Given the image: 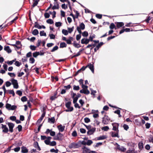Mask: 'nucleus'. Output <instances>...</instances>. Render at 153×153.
Returning a JSON list of instances; mask_svg holds the SVG:
<instances>
[{
    "label": "nucleus",
    "instance_id": "1",
    "mask_svg": "<svg viewBox=\"0 0 153 153\" xmlns=\"http://www.w3.org/2000/svg\"><path fill=\"white\" fill-rule=\"evenodd\" d=\"M114 145L116 146L117 149L119 150L122 152H125L126 150V148H125L123 146H120L117 143H115L114 144Z\"/></svg>",
    "mask_w": 153,
    "mask_h": 153
},
{
    "label": "nucleus",
    "instance_id": "2",
    "mask_svg": "<svg viewBox=\"0 0 153 153\" xmlns=\"http://www.w3.org/2000/svg\"><path fill=\"white\" fill-rule=\"evenodd\" d=\"M6 108L8 110H13L17 108L16 106L15 105H11V104L7 103L6 105Z\"/></svg>",
    "mask_w": 153,
    "mask_h": 153
},
{
    "label": "nucleus",
    "instance_id": "3",
    "mask_svg": "<svg viewBox=\"0 0 153 153\" xmlns=\"http://www.w3.org/2000/svg\"><path fill=\"white\" fill-rule=\"evenodd\" d=\"M85 25L83 23H82L80 24L79 27H77V30L79 34H81L82 33L81 30H83L85 29Z\"/></svg>",
    "mask_w": 153,
    "mask_h": 153
},
{
    "label": "nucleus",
    "instance_id": "4",
    "mask_svg": "<svg viewBox=\"0 0 153 153\" xmlns=\"http://www.w3.org/2000/svg\"><path fill=\"white\" fill-rule=\"evenodd\" d=\"M63 134L59 132L54 137V139L55 140H62L63 139Z\"/></svg>",
    "mask_w": 153,
    "mask_h": 153
},
{
    "label": "nucleus",
    "instance_id": "5",
    "mask_svg": "<svg viewBox=\"0 0 153 153\" xmlns=\"http://www.w3.org/2000/svg\"><path fill=\"white\" fill-rule=\"evenodd\" d=\"M110 119L107 116H105L102 118V122L104 124H107L109 122Z\"/></svg>",
    "mask_w": 153,
    "mask_h": 153
},
{
    "label": "nucleus",
    "instance_id": "6",
    "mask_svg": "<svg viewBox=\"0 0 153 153\" xmlns=\"http://www.w3.org/2000/svg\"><path fill=\"white\" fill-rule=\"evenodd\" d=\"M11 82L13 85L14 88L17 89L19 87V86L17 80L14 79H11Z\"/></svg>",
    "mask_w": 153,
    "mask_h": 153
},
{
    "label": "nucleus",
    "instance_id": "7",
    "mask_svg": "<svg viewBox=\"0 0 153 153\" xmlns=\"http://www.w3.org/2000/svg\"><path fill=\"white\" fill-rule=\"evenodd\" d=\"M7 124L9 128V131L11 132H12L13 131V128L14 127V124L11 123H8Z\"/></svg>",
    "mask_w": 153,
    "mask_h": 153
},
{
    "label": "nucleus",
    "instance_id": "8",
    "mask_svg": "<svg viewBox=\"0 0 153 153\" xmlns=\"http://www.w3.org/2000/svg\"><path fill=\"white\" fill-rule=\"evenodd\" d=\"M1 128L2 129V132L5 133H7L8 131L9 130L6 125L1 124Z\"/></svg>",
    "mask_w": 153,
    "mask_h": 153
},
{
    "label": "nucleus",
    "instance_id": "9",
    "mask_svg": "<svg viewBox=\"0 0 153 153\" xmlns=\"http://www.w3.org/2000/svg\"><path fill=\"white\" fill-rule=\"evenodd\" d=\"M112 125L113 126L112 129L114 131L119 132V130H118V128L119 125V124L116 123H112Z\"/></svg>",
    "mask_w": 153,
    "mask_h": 153
},
{
    "label": "nucleus",
    "instance_id": "10",
    "mask_svg": "<svg viewBox=\"0 0 153 153\" xmlns=\"http://www.w3.org/2000/svg\"><path fill=\"white\" fill-rule=\"evenodd\" d=\"M86 66L87 67H88L91 70L93 73H94V65L93 64L89 63L87 66Z\"/></svg>",
    "mask_w": 153,
    "mask_h": 153
},
{
    "label": "nucleus",
    "instance_id": "11",
    "mask_svg": "<svg viewBox=\"0 0 153 153\" xmlns=\"http://www.w3.org/2000/svg\"><path fill=\"white\" fill-rule=\"evenodd\" d=\"M57 128L60 132H63L65 129V126H62V125L58 126Z\"/></svg>",
    "mask_w": 153,
    "mask_h": 153
},
{
    "label": "nucleus",
    "instance_id": "12",
    "mask_svg": "<svg viewBox=\"0 0 153 153\" xmlns=\"http://www.w3.org/2000/svg\"><path fill=\"white\" fill-rule=\"evenodd\" d=\"M80 92L86 94H88L90 93V91L87 89H81L80 91Z\"/></svg>",
    "mask_w": 153,
    "mask_h": 153
},
{
    "label": "nucleus",
    "instance_id": "13",
    "mask_svg": "<svg viewBox=\"0 0 153 153\" xmlns=\"http://www.w3.org/2000/svg\"><path fill=\"white\" fill-rule=\"evenodd\" d=\"M89 42V40L85 38L82 39L81 40V43L82 44H88Z\"/></svg>",
    "mask_w": 153,
    "mask_h": 153
},
{
    "label": "nucleus",
    "instance_id": "14",
    "mask_svg": "<svg viewBox=\"0 0 153 153\" xmlns=\"http://www.w3.org/2000/svg\"><path fill=\"white\" fill-rule=\"evenodd\" d=\"M95 130V128H93L89 130L87 132V134L88 135H91L93 134Z\"/></svg>",
    "mask_w": 153,
    "mask_h": 153
},
{
    "label": "nucleus",
    "instance_id": "15",
    "mask_svg": "<svg viewBox=\"0 0 153 153\" xmlns=\"http://www.w3.org/2000/svg\"><path fill=\"white\" fill-rule=\"evenodd\" d=\"M54 6L52 7L53 10L58 9L59 8V4L57 2H54Z\"/></svg>",
    "mask_w": 153,
    "mask_h": 153
},
{
    "label": "nucleus",
    "instance_id": "16",
    "mask_svg": "<svg viewBox=\"0 0 153 153\" xmlns=\"http://www.w3.org/2000/svg\"><path fill=\"white\" fill-rule=\"evenodd\" d=\"M111 136L112 137H117L118 138L119 137V136L118 135V132L116 131V132H111Z\"/></svg>",
    "mask_w": 153,
    "mask_h": 153
},
{
    "label": "nucleus",
    "instance_id": "17",
    "mask_svg": "<svg viewBox=\"0 0 153 153\" xmlns=\"http://www.w3.org/2000/svg\"><path fill=\"white\" fill-rule=\"evenodd\" d=\"M77 145L75 143H73L70 144L68 147L70 148H75L77 146Z\"/></svg>",
    "mask_w": 153,
    "mask_h": 153
},
{
    "label": "nucleus",
    "instance_id": "18",
    "mask_svg": "<svg viewBox=\"0 0 153 153\" xmlns=\"http://www.w3.org/2000/svg\"><path fill=\"white\" fill-rule=\"evenodd\" d=\"M21 149H22L21 152L22 153H27L28 152V149L25 147L22 146L21 148Z\"/></svg>",
    "mask_w": 153,
    "mask_h": 153
},
{
    "label": "nucleus",
    "instance_id": "19",
    "mask_svg": "<svg viewBox=\"0 0 153 153\" xmlns=\"http://www.w3.org/2000/svg\"><path fill=\"white\" fill-rule=\"evenodd\" d=\"M4 50L8 53L11 52V51L9 46H5L4 48Z\"/></svg>",
    "mask_w": 153,
    "mask_h": 153
},
{
    "label": "nucleus",
    "instance_id": "20",
    "mask_svg": "<svg viewBox=\"0 0 153 153\" xmlns=\"http://www.w3.org/2000/svg\"><path fill=\"white\" fill-rule=\"evenodd\" d=\"M124 25V23L123 22H117L116 24L118 28L123 26Z\"/></svg>",
    "mask_w": 153,
    "mask_h": 153
},
{
    "label": "nucleus",
    "instance_id": "21",
    "mask_svg": "<svg viewBox=\"0 0 153 153\" xmlns=\"http://www.w3.org/2000/svg\"><path fill=\"white\" fill-rule=\"evenodd\" d=\"M73 38L72 37L70 36L69 39H67L66 42L68 44H71V41L73 40Z\"/></svg>",
    "mask_w": 153,
    "mask_h": 153
},
{
    "label": "nucleus",
    "instance_id": "22",
    "mask_svg": "<svg viewBox=\"0 0 153 153\" xmlns=\"http://www.w3.org/2000/svg\"><path fill=\"white\" fill-rule=\"evenodd\" d=\"M107 138V137L105 135H102L101 136H100L99 137H98L97 138V140H102L105 139Z\"/></svg>",
    "mask_w": 153,
    "mask_h": 153
},
{
    "label": "nucleus",
    "instance_id": "23",
    "mask_svg": "<svg viewBox=\"0 0 153 153\" xmlns=\"http://www.w3.org/2000/svg\"><path fill=\"white\" fill-rule=\"evenodd\" d=\"M55 121V119L54 117H52L51 118H49L48 121L51 123H54Z\"/></svg>",
    "mask_w": 153,
    "mask_h": 153
},
{
    "label": "nucleus",
    "instance_id": "24",
    "mask_svg": "<svg viewBox=\"0 0 153 153\" xmlns=\"http://www.w3.org/2000/svg\"><path fill=\"white\" fill-rule=\"evenodd\" d=\"M67 46V44L64 42H61L60 44V48H61L66 47Z\"/></svg>",
    "mask_w": 153,
    "mask_h": 153
},
{
    "label": "nucleus",
    "instance_id": "25",
    "mask_svg": "<svg viewBox=\"0 0 153 153\" xmlns=\"http://www.w3.org/2000/svg\"><path fill=\"white\" fill-rule=\"evenodd\" d=\"M73 45L76 48H79L80 47V45L78 43H77L75 41H74L73 43Z\"/></svg>",
    "mask_w": 153,
    "mask_h": 153
},
{
    "label": "nucleus",
    "instance_id": "26",
    "mask_svg": "<svg viewBox=\"0 0 153 153\" xmlns=\"http://www.w3.org/2000/svg\"><path fill=\"white\" fill-rule=\"evenodd\" d=\"M35 27L39 29H40L42 28V26L39 25L37 22H35Z\"/></svg>",
    "mask_w": 153,
    "mask_h": 153
},
{
    "label": "nucleus",
    "instance_id": "27",
    "mask_svg": "<svg viewBox=\"0 0 153 153\" xmlns=\"http://www.w3.org/2000/svg\"><path fill=\"white\" fill-rule=\"evenodd\" d=\"M39 55V52H36L33 54V56L35 58L36 57Z\"/></svg>",
    "mask_w": 153,
    "mask_h": 153
},
{
    "label": "nucleus",
    "instance_id": "28",
    "mask_svg": "<svg viewBox=\"0 0 153 153\" xmlns=\"http://www.w3.org/2000/svg\"><path fill=\"white\" fill-rule=\"evenodd\" d=\"M32 33L34 35H36L39 33V32L37 29H35L33 31Z\"/></svg>",
    "mask_w": 153,
    "mask_h": 153
},
{
    "label": "nucleus",
    "instance_id": "29",
    "mask_svg": "<svg viewBox=\"0 0 153 153\" xmlns=\"http://www.w3.org/2000/svg\"><path fill=\"white\" fill-rule=\"evenodd\" d=\"M101 129L104 131H107L109 130V128L108 126H105L102 127Z\"/></svg>",
    "mask_w": 153,
    "mask_h": 153
},
{
    "label": "nucleus",
    "instance_id": "30",
    "mask_svg": "<svg viewBox=\"0 0 153 153\" xmlns=\"http://www.w3.org/2000/svg\"><path fill=\"white\" fill-rule=\"evenodd\" d=\"M91 94L92 95H93L94 96V97H95V94L96 93L97 91L95 90H92V89H91Z\"/></svg>",
    "mask_w": 153,
    "mask_h": 153
},
{
    "label": "nucleus",
    "instance_id": "31",
    "mask_svg": "<svg viewBox=\"0 0 153 153\" xmlns=\"http://www.w3.org/2000/svg\"><path fill=\"white\" fill-rule=\"evenodd\" d=\"M40 34L41 36H46V33L45 32L44 30L41 31L40 32Z\"/></svg>",
    "mask_w": 153,
    "mask_h": 153
},
{
    "label": "nucleus",
    "instance_id": "32",
    "mask_svg": "<svg viewBox=\"0 0 153 153\" xmlns=\"http://www.w3.org/2000/svg\"><path fill=\"white\" fill-rule=\"evenodd\" d=\"M93 142L91 140H88L87 142V145L88 146H90Z\"/></svg>",
    "mask_w": 153,
    "mask_h": 153
},
{
    "label": "nucleus",
    "instance_id": "33",
    "mask_svg": "<svg viewBox=\"0 0 153 153\" xmlns=\"http://www.w3.org/2000/svg\"><path fill=\"white\" fill-rule=\"evenodd\" d=\"M103 42H100V43L96 46L97 50H98L103 45Z\"/></svg>",
    "mask_w": 153,
    "mask_h": 153
},
{
    "label": "nucleus",
    "instance_id": "34",
    "mask_svg": "<svg viewBox=\"0 0 153 153\" xmlns=\"http://www.w3.org/2000/svg\"><path fill=\"white\" fill-rule=\"evenodd\" d=\"M62 33L65 35H67L68 34V31L67 30L65 29H63L62 30Z\"/></svg>",
    "mask_w": 153,
    "mask_h": 153
},
{
    "label": "nucleus",
    "instance_id": "35",
    "mask_svg": "<svg viewBox=\"0 0 153 153\" xmlns=\"http://www.w3.org/2000/svg\"><path fill=\"white\" fill-rule=\"evenodd\" d=\"M82 35L84 37H87L88 36V33L85 31L82 33Z\"/></svg>",
    "mask_w": 153,
    "mask_h": 153
},
{
    "label": "nucleus",
    "instance_id": "36",
    "mask_svg": "<svg viewBox=\"0 0 153 153\" xmlns=\"http://www.w3.org/2000/svg\"><path fill=\"white\" fill-rule=\"evenodd\" d=\"M115 26L113 23H111L109 27L111 29H113L115 28Z\"/></svg>",
    "mask_w": 153,
    "mask_h": 153
},
{
    "label": "nucleus",
    "instance_id": "37",
    "mask_svg": "<svg viewBox=\"0 0 153 153\" xmlns=\"http://www.w3.org/2000/svg\"><path fill=\"white\" fill-rule=\"evenodd\" d=\"M50 151L51 152H55V153H58V150L57 149L56 150H55L54 149H51Z\"/></svg>",
    "mask_w": 153,
    "mask_h": 153
},
{
    "label": "nucleus",
    "instance_id": "38",
    "mask_svg": "<svg viewBox=\"0 0 153 153\" xmlns=\"http://www.w3.org/2000/svg\"><path fill=\"white\" fill-rule=\"evenodd\" d=\"M58 48V47L57 46H56L54 47L51 50V52H53L57 50Z\"/></svg>",
    "mask_w": 153,
    "mask_h": 153
},
{
    "label": "nucleus",
    "instance_id": "39",
    "mask_svg": "<svg viewBox=\"0 0 153 153\" xmlns=\"http://www.w3.org/2000/svg\"><path fill=\"white\" fill-rule=\"evenodd\" d=\"M138 146L140 149H142L143 148V143L142 142H140L138 143Z\"/></svg>",
    "mask_w": 153,
    "mask_h": 153
},
{
    "label": "nucleus",
    "instance_id": "40",
    "mask_svg": "<svg viewBox=\"0 0 153 153\" xmlns=\"http://www.w3.org/2000/svg\"><path fill=\"white\" fill-rule=\"evenodd\" d=\"M56 143L55 141H53L51 142H50V144L49 145L50 146H53L56 145Z\"/></svg>",
    "mask_w": 153,
    "mask_h": 153
},
{
    "label": "nucleus",
    "instance_id": "41",
    "mask_svg": "<svg viewBox=\"0 0 153 153\" xmlns=\"http://www.w3.org/2000/svg\"><path fill=\"white\" fill-rule=\"evenodd\" d=\"M79 89V86H76L75 85H74L73 86V89L75 90H78Z\"/></svg>",
    "mask_w": 153,
    "mask_h": 153
},
{
    "label": "nucleus",
    "instance_id": "42",
    "mask_svg": "<svg viewBox=\"0 0 153 153\" xmlns=\"http://www.w3.org/2000/svg\"><path fill=\"white\" fill-rule=\"evenodd\" d=\"M30 48L31 50L32 51H34L36 50V47L34 46V45H31L30 46Z\"/></svg>",
    "mask_w": 153,
    "mask_h": 153
},
{
    "label": "nucleus",
    "instance_id": "43",
    "mask_svg": "<svg viewBox=\"0 0 153 153\" xmlns=\"http://www.w3.org/2000/svg\"><path fill=\"white\" fill-rule=\"evenodd\" d=\"M30 62L31 63H33L34 62L35 59L33 57H31L29 59Z\"/></svg>",
    "mask_w": 153,
    "mask_h": 153
},
{
    "label": "nucleus",
    "instance_id": "44",
    "mask_svg": "<svg viewBox=\"0 0 153 153\" xmlns=\"http://www.w3.org/2000/svg\"><path fill=\"white\" fill-rule=\"evenodd\" d=\"M15 61V60H13L11 61H8L7 62V64L9 65H11Z\"/></svg>",
    "mask_w": 153,
    "mask_h": 153
},
{
    "label": "nucleus",
    "instance_id": "45",
    "mask_svg": "<svg viewBox=\"0 0 153 153\" xmlns=\"http://www.w3.org/2000/svg\"><path fill=\"white\" fill-rule=\"evenodd\" d=\"M71 104V102H68L65 104V106L67 108H68L70 107Z\"/></svg>",
    "mask_w": 153,
    "mask_h": 153
},
{
    "label": "nucleus",
    "instance_id": "46",
    "mask_svg": "<svg viewBox=\"0 0 153 153\" xmlns=\"http://www.w3.org/2000/svg\"><path fill=\"white\" fill-rule=\"evenodd\" d=\"M55 25L57 27H60L61 26L62 23L61 22H56L55 24Z\"/></svg>",
    "mask_w": 153,
    "mask_h": 153
},
{
    "label": "nucleus",
    "instance_id": "47",
    "mask_svg": "<svg viewBox=\"0 0 153 153\" xmlns=\"http://www.w3.org/2000/svg\"><path fill=\"white\" fill-rule=\"evenodd\" d=\"M27 98L25 96L23 97H22V98L21 99V100L22 101V102H25V101H27Z\"/></svg>",
    "mask_w": 153,
    "mask_h": 153
},
{
    "label": "nucleus",
    "instance_id": "48",
    "mask_svg": "<svg viewBox=\"0 0 153 153\" xmlns=\"http://www.w3.org/2000/svg\"><path fill=\"white\" fill-rule=\"evenodd\" d=\"M8 91H9L10 94H12L13 96H15V93L13 90H9Z\"/></svg>",
    "mask_w": 153,
    "mask_h": 153
},
{
    "label": "nucleus",
    "instance_id": "49",
    "mask_svg": "<svg viewBox=\"0 0 153 153\" xmlns=\"http://www.w3.org/2000/svg\"><path fill=\"white\" fill-rule=\"evenodd\" d=\"M47 22L50 24H52L53 23V21L51 19H48L47 20Z\"/></svg>",
    "mask_w": 153,
    "mask_h": 153
},
{
    "label": "nucleus",
    "instance_id": "50",
    "mask_svg": "<svg viewBox=\"0 0 153 153\" xmlns=\"http://www.w3.org/2000/svg\"><path fill=\"white\" fill-rule=\"evenodd\" d=\"M81 51L82 50H81L80 51H79L76 54L72 56V58H73L75 57H76L80 55L81 54Z\"/></svg>",
    "mask_w": 153,
    "mask_h": 153
},
{
    "label": "nucleus",
    "instance_id": "51",
    "mask_svg": "<svg viewBox=\"0 0 153 153\" xmlns=\"http://www.w3.org/2000/svg\"><path fill=\"white\" fill-rule=\"evenodd\" d=\"M62 7L63 9H66L68 8L67 5H66L65 4H62Z\"/></svg>",
    "mask_w": 153,
    "mask_h": 153
},
{
    "label": "nucleus",
    "instance_id": "52",
    "mask_svg": "<svg viewBox=\"0 0 153 153\" xmlns=\"http://www.w3.org/2000/svg\"><path fill=\"white\" fill-rule=\"evenodd\" d=\"M49 36L50 37V39H54L55 38V36L53 34H50Z\"/></svg>",
    "mask_w": 153,
    "mask_h": 153
},
{
    "label": "nucleus",
    "instance_id": "53",
    "mask_svg": "<svg viewBox=\"0 0 153 153\" xmlns=\"http://www.w3.org/2000/svg\"><path fill=\"white\" fill-rule=\"evenodd\" d=\"M84 121L85 123H88L90 121V120L87 117H85L84 118Z\"/></svg>",
    "mask_w": 153,
    "mask_h": 153
},
{
    "label": "nucleus",
    "instance_id": "54",
    "mask_svg": "<svg viewBox=\"0 0 153 153\" xmlns=\"http://www.w3.org/2000/svg\"><path fill=\"white\" fill-rule=\"evenodd\" d=\"M73 98V103H75L76 102L78 99V98L76 97H74V98Z\"/></svg>",
    "mask_w": 153,
    "mask_h": 153
},
{
    "label": "nucleus",
    "instance_id": "55",
    "mask_svg": "<svg viewBox=\"0 0 153 153\" xmlns=\"http://www.w3.org/2000/svg\"><path fill=\"white\" fill-rule=\"evenodd\" d=\"M20 149V147H17L14 148L13 149V150L15 152H19Z\"/></svg>",
    "mask_w": 153,
    "mask_h": 153
},
{
    "label": "nucleus",
    "instance_id": "56",
    "mask_svg": "<svg viewBox=\"0 0 153 153\" xmlns=\"http://www.w3.org/2000/svg\"><path fill=\"white\" fill-rule=\"evenodd\" d=\"M80 132L84 134L85 133L86 131L85 129L83 128H81L80 129Z\"/></svg>",
    "mask_w": 153,
    "mask_h": 153
},
{
    "label": "nucleus",
    "instance_id": "57",
    "mask_svg": "<svg viewBox=\"0 0 153 153\" xmlns=\"http://www.w3.org/2000/svg\"><path fill=\"white\" fill-rule=\"evenodd\" d=\"M44 16H45V18H48L49 17L50 15L48 13H46L44 14Z\"/></svg>",
    "mask_w": 153,
    "mask_h": 153
},
{
    "label": "nucleus",
    "instance_id": "58",
    "mask_svg": "<svg viewBox=\"0 0 153 153\" xmlns=\"http://www.w3.org/2000/svg\"><path fill=\"white\" fill-rule=\"evenodd\" d=\"M10 119L12 121H14L16 120V117L15 116H13L10 117Z\"/></svg>",
    "mask_w": 153,
    "mask_h": 153
},
{
    "label": "nucleus",
    "instance_id": "59",
    "mask_svg": "<svg viewBox=\"0 0 153 153\" xmlns=\"http://www.w3.org/2000/svg\"><path fill=\"white\" fill-rule=\"evenodd\" d=\"M11 85V83L9 81H7L6 82V87H9Z\"/></svg>",
    "mask_w": 153,
    "mask_h": 153
},
{
    "label": "nucleus",
    "instance_id": "60",
    "mask_svg": "<svg viewBox=\"0 0 153 153\" xmlns=\"http://www.w3.org/2000/svg\"><path fill=\"white\" fill-rule=\"evenodd\" d=\"M96 16L97 18L99 19H100L102 17V15L100 14H96Z\"/></svg>",
    "mask_w": 153,
    "mask_h": 153
},
{
    "label": "nucleus",
    "instance_id": "61",
    "mask_svg": "<svg viewBox=\"0 0 153 153\" xmlns=\"http://www.w3.org/2000/svg\"><path fill=\"white\" fill-rule=\"evenodd\" d=\"M74 103V106L76 108H80V107L79 106V104L76 102Z\"/></svg>",
    "mask_w": 153,
    "mask_h": 153
},
{
    "label": "nucleus",
    "instance_id": "62",
    "mask_svg": "<svg viewBox=\"0 0 153 153\" xmlns=\"http://www.w3.org/2000/svg\"><path fill=\"white\" fill-rule=\"evenodd\" d=\"M123 127L124 129L126 130H127L129 128L128 126L126 124H124Z\"/></svg>",
    "mask_w": 153,
    "mask_h": 153
},
{
    "label": "nucleus",
    "instance_id": "63",
    "mask_svg": "<svg viewBox=\"0 0 153 153\" xmlns=\"http://www.w3.org/2000/svg\"><path fill=\"white\" fill-rule=\"evenodd\" d=\"M15 65H16V66H19L21 64V63L19 62L18 61H16L15 62Z\"/></svg>",
    "mask_w": 153,
    "mask_h": 153
},
{
    "label": "nucleus",
    "instance_id": "64",
    "mask_svg": "<svg viewBox=\"0 0 153 153\" xmlns=\"http://www.w3.org/2000/svg\"><path fill=\"white\" fill-rule=\"evenodd\" d=\"M81 34H79V35H77L76 36V39L77 40H79L81 37V35H80Z\"/></svg>",
    "mask_w": 153,
    "mask_h": 153
}]
</instances>
